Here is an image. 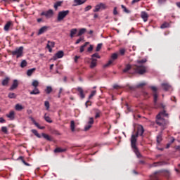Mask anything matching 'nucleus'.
Returning <instances> with one entry per match:
<instances>
[{
  "label": "nucleus",
  "instance_id": "nucleus-1",
  "mask_svg": "<svg viewBox=\"0 0 180 180\" xmlns=\"http://www.w3.org/2000/svg\"><path fill=\"white\" fill-rule=\"evenodd\" d=\"M143 134H144V127L142 125H139L136 132L131 136V147L138 158H141L143 155H141L139 148H137V139L139 136L143 137Z\"/></svg>",
  "mask_w": 180,
  "mask_h": 180
},
{
  "label": "nucleus",
  "instance_id": "nucleus-2",
  "mask_svg": "<svg viewBox=\"0 0 180 180\" xmlns=\"http://www.w3.org/2000/svg\"><path fill=\"white\" fill-rule=\"evenodd\" d=\"M160 107H162L164 110L160 111L156 115L155 123L156 124H158V126L162 127V130H165V129L169 124V121H168V120H165L164 117H167L168 119V117H169V114H168V112H167V110H165V105L161 103Z\"/></svg>",
  "mask_w": 180,
  "mask_h": 180
},
{
  "label": "nucleus",
  "instance_id": "nucleus-3",
  "mask_svg": "<svg viewBox=\"0 0 180 180\" xmlns=\"http://www.w3.org/2000/svg\"><path fill=\"white\" fill-rule=\"evenodd\" d=\"M130 70H133L135 74H139V75H143L147 72V66L143 65H132L127 64L125 66V68L123 70V72H128Z\"/></svg>",
  "mask_w": 180,
  "mask_h": 180
},
{
  "label": "nucleus",
  "instance_id": "nucleus-4",
  "mask_svg": "<svg viewBox=\"0 0 180 180\" xmlns=\"http://www.w3.org/2000/svg\"><path fill=\"white\" fill-rule=\"evenodd\" d=\"M11 53L12 56H16V58H20V57H23V46L16 48L14 51H11Z\"/></svg>",
  "mask_w": 180,
  "mask_h": 180
},
{
  "label": "nucleus",
  "instance_id": "nucleus-5",
  "mask_svg": "<svg viewBox=\"0 0 180 180\" xmlns=\"http://www.w3.org/2000/svg\"><path fill=\"white\" fill-rule=\"evenodd\" d=\"M68 15H70L69 10L60 11L58 13V17H57L58 22H61V20H64V19H65V17Z\"/></svg>",
  "mask_w": 180,
  "mask_h": 180
},
{
  "label": "nucleus",
  "instance_id": "nucleus-6",
  "mask_svg": "<svg viewBox=\"0 0 180 180\" xmlns=\"http://www.w3.org/2000/svg\"><path fill=\"white\" fill-rule=\"evenodd\" d=\"M150 88L152 89V91H153V92H155L153 93V102L155 108H158V105H157V101L158 99V94H157V87L150 86Z\"/></svg>",
  "mask_w": 180,
  "mask_h": 180
},
{
  "label": "nucleus",
  "instance_id": "nucleus-7",
  "mask_svg": "<svg viewBox=\"0 0 180 180\" xmlns=\"http://www.w3.org/2000/svg\"><path fill=\"white\" fill-rule=\"evenodd\" d=\"M54 15L53 10L49 9L48 11H43L41 13V16H45L46 18H52Z\"/></svg>",
  "mask_w": 180,
  "mask_h": 180
},
{
  "label": "nucleus",
  "instance_id": "nucleus-8",
  "mask_svg": "<svg viewBox=\"0 0 180 180\" xmlns=\"http://www.w3.org/2000/svg\"><path fill=\"white\" fill-rule=\"evenodd\" d=\"M106 8H108L106 4L100 3L95 6V9L93 10V12H99L101 9H106Z\"/></svg>",
  "mask_w": 180,
  "mask_h": 180
},
{
  "label": "nucleus",
  "instance_id": "nucleus-9",
  "mask_svg": "<svg viewBox=\"0 0 180 180\" xmlns=\"http://www.w3.org/2000/svg\"><path fill=\"white\" fill-rule=\"evenodd\" d=\"M64 57V51H59L53 56V60H57V58H63Z\"/></svg>",
  "mask_w": 180,
  "mask_h": 180
},
{
  "label": "nucleus",
  "instance_id": "nucleus-10",
  "mask_svg": "<svg viewBox=\"0 0 180 180\" xmlns=\"http://www.w3.org/2000/svg\"><path fill=\"white\" fill-rule=\"evenodd\" d=\"M76 91L79 92V96H80L81 99L85 98V94H84V89H82V87H77L76 89Z\"/></svg>",
  "mask_w": 180,
  "mask_h": 180
},
{
  "label": "nucleus",
  "instance_id": "nucleus-11",
  "mask_svg": "<svg viewBox=\"0 0 180 180\" xmlns=\"http://www.w3.org/2000/svg\"><path fill=\"white\" fill-rule=\"evenodd\" d=\"M18 86H19V82H18V80L14 79L13 84L11 85V86L9 89V91H13L14 89H16V88H18Z\"/></svg>",
  "mask_w": 180,
  "mask_h": 180
},
{
  "label": "nucleus",
  "instance_id": "nucleus-12",
  "mask_svg": "<svg viewBox=\"0 0 180 180\" xmlns=\"http://www.w3.org/2000/svg\"><path fill=\"white\" fill-rule=\"evenodd\" d=\"M49 27L44 26L41 27L37 33L38 36H40V34H43V33H46L47 30H49Z\"/></svg>",
  "mask_w": 180,
  "mask_h": 180
},
{
  "label": "nucleus",
  "instance_id": "nucleus-13",
  "mask_svg": "<svg viewBox=\"0 0 180 180\" xmlns=\"http://www.w3.org/2000/svg\"><path fill=\"white\" fill-rule=\"evenodd\" d=\"M30 119H31L32 123H34V124L36 126V127H37L38 129H39L40 130H43L45 129L44 127H41L40 124L39 123H37L36 122V120H34V118H33L32 117H30Z\"/></svg>",
  "mask_w": 180,
  "mask_h": 180
},
{
  "label": "nucleus",
  "instance_id": "nucleus-14",
  "mask_svg": "<svg viewBox=\"0 0 180 180\" xmlns=\"http://www.w3.org/2000/svg\"><path fill=\"white\" fill-rule=\"evenodd\" d=\"M161 127V131L158 134V135L157 136V143L158 144H160V143H161V141H162V131H164V130H162V127Z\"/></svg>",
  "mask_w": 180,
  "mask_h": 180
},
{
  "label": "nucleus",
  "instance_id": "nucleus-15",
  "mask_svg": "<svg viewBox=\"0 0 180 180\" xmlns=\"http://www.w3.org/2000/svg\"><path fill=\"white\" fill-rule=\"evenodd\" d=\"M141 18L143 19V22H147V20H148V14L145 11H142Z\"/></svg>",
  "mask_w": 180,
  "mask_h": 180
},
{
  "label": "nucleus",
  "instance_id": "nucleus-16",
  "mask_svg": "<svg viewBox=\"0 0 180 180\" xmlns=\"http://www.w3.org/2000/svg\"><path fill=\"white\" fill-rule=\"evenodd\" d=\"M6 117L10 119V120H15V111L11 110L8 114L6 115Z\"/></svg>",
  "mask_w": 180,
  "mask_h": 180
},
{
  "label": "nucleus",
  "instance_id": "nucleus-17",
  "mask_svg": "<svg viewBox=\"0 0 180 180\" xmlns=\"http://www.w3.org/2000/svg\"><path fill=\"white\" fill-rule=\"evenodd\" d=\"M91 62L90 63V68H95V67H96V65H98V60L95 59V58H91Z\"/></svg>",
  "mask_w": 180,
  "mask_h": 180
},
{
  "label": "nucleus",
  "instance_id": "nucleus-18",
  "mask_svg": "<svg viewBox=\"0 0 180 180\" xmlns=\"http://www.w3.org/2000/svg\"><path fill=\"white\" fill-rule=\"evenodd\" d=\"M11 26H13L12 21H8L4 25L5 32H9V29H11Z\"/></svg>",
  "mask_w": 180,
  "mask_h": 180
},
{
  "label": "nucleus",
  "instance_id": "nucleus-19",
  "mask_svg": "<svg viewBox=\"0 0 180 180\" xmlns=\"http://www.w3.org/2000/svg\"><path fill=\"white\" fill-rule=\"evenodd\" d=\"M162 88L164 89V91H169L172 87L171 85H169L168 83H162Z\"/></svg>",
  "mask_w": 180,
  "mask_h": 180
},
{
  "label": "nucleus",
  "instance_id": "nucleus-20",
  "mask_svg": "<svg viewBox=\"0 0 180 180\" xmlns=\"http://www.w3.org/2000/svg\"><path fill=\"white\" fill-rule=\"evenodd\" d=\"M30 94V95H40V90L37 87H34V89Z\"/></svg>",
  "mask_w": 180,
  "mask_h": 180
},
{
  "label": "nucleus",
  "instance_id": "nucleus-21",
  "mask_svg": "<svg viewBox=\"0 0 180 180\" xmlns=\"http://www.w3.org/2000/svg\"><path fill=\"white\" fill-rule=\"evenodd\" d=\"M9 81H11V79L9 77H6L4 79L2 80L1 84L3 85V86H8Z\"/></svg>",
  "mask_w": 180,
  "mask_h": 180
},
{
  "label": "nucleus",
  "instance_id": "nucleus-22",
  "mask_svg": "<svg viewBox=\"0 0 180 180\" xmlns=\"http://www.w3.org/2000/svg\"><path fill=\"white\" fill-rule=\"evenodd\" d=\"M77 32H78V30H77V28H73L70 30V37L71 39H72L74 37V36H75V34H77Z\"/></svg>",
  "mask_w": 180,
  "mask_h": 180
},
{
  "label": "nucleus",
  "instance_id": "nucleus-23",
  "mask_svg": "<svg viewBox=\"0 0 180 180\" xmlns=\"http://www.w3.org/2000/svg\"><path fill=\"white\" fill-rule=\"evenodd\" d=\"M74 2L75 4H76L75 6H77V5H82L85 4V2H86V0H74Z\"/></svg>",
  "mask_w": 180,
  "mask_h": 180
},
{
  "label": "nucleus",
  "instance_id": "nucleus-24",
  "mask_svg": "<svg viewBox=\"0 0 180 180\" xmlns=\"http://www.w3.org/2000/svg\"><path fill=\"white\" fill-rule=\"evenodd\" d=\"M63 1H57L56 3L54 4L53 8H55L56 11L58 9V6H61L63 5Z\"/></svg>",
  "mask_w": 180,
  "mask_h": 180
},
{
  "label": "nucleus",
  "instance_id": "nucleus-25",
  "mask_svg": "<svg viewBox=\"0 0 180 180\" xmlns=\"http://www.w3.org/2000/svg\"><path fill=\"white\" fill-rule=\"evenodd\" d=\"M45 92L47 94V95H50V94L53 92V88L51 86H47L45 89Z\"/></svg>",
  "mask_w": 180,
  "mask_h": 180
},
{
  "label": "nucleus",
  "instance_id": "nucleus-26",
  "mask_svg": "<svg viewBox=\"0 0 180 180\" xmlns=\"http://www.w3.org/2000/svg\"><path fill=\"white\" fill-rule=\"evenodd\" d=\"M42 136L44 139H46V140H48V141H53V138H51L49 134L42 133Z\"/></svg>",
  "mask_w": 180,
  "mask_h": 180
},
{
  "label": "nucleus",
  "instance_id": "nucleus-27",
  "mask_svg": "<svg viewBox=\"0 0 180 180\" xmlns=\"http://www.w3.org/2000/svg\"><path fill=\"white\" fill-rule=\"evenodd\" d=\"M15 110L20 112V110H23V109H25V108L23 106H22V105H20V104H16L15 106Z\"/></svg>",
  "mask_w": 180,
  "mask_h": 180
},
{
  "label": "nucleus",
  "instance_id": "nucleus-28",
  "mask_svg": "<svg viewBox=\"0 0 180 180\" xmlns=\"http://www.w3.org/2000/svg\"><path fill=\"white\" fill-rule=\"evenodd\" d=\"M34 71H36V68H34L32 69H30L27 71V75L28 77H32V75L33 74V72H34Z\"/></svg>",
  "mask_w": 180,
  "mask_h": 180
},
{
  "label": "nucleus",
  "instance_id": "nucleus-29",
  "mask_svg": "<svg viewBox=\"0 0 180 180\" xmlns=\"http://www.w3.org/2000/svg\"><path fill=\"white\" fill-rule=\"evenodd\" d=\"M65 151H67V149L64 148H56L54 150V153H65Z\"/></svg>",
  "mask_w": 180,
  "mask_h": 180
},
{
  "label": "nucleus",
  "instance_id": "nucleus-30",
  "mask_svg": "<svg viewBox=\"0 0 180 180\" xmlns=\"http://www.w3.org/2000/svg\"><path fill=\"white\" fill-rule=\"evenodd\" d=\"M31 131H32V133H33V134H34V136H36V137H38V139H41V135H40V134H39L37 130L32 129Z\"/></svg>",
  "mask_w": 180,
  "mask_h": 180
},
{
  "label": "nucleus",
  "instance_id": "nucleus-31",
  "mask_svg": "<svg viewBox=\"0 0 180 180\" xmlns=\"http://www.w3.org/2000/svg\"><path fill=\"white\" fill-rule=\"evenodd\" d=\"M158 174V172H155L153 175L150 176V179L158 180V176H157Z\"/></svg>",
  "mask_w": 180,
  "mask_h": 180
},
{
  "label": "nucleus",
  "instance_id": "nucleus-32",
  "mask_svg": "<svg viewBox=\"0 0 180 180\" xmlns=\"http://www.w3.org/2000/svg\"><path fill=\"white\" fill-rule=\"evenodd\" d=\"M113 64V60H110L106 64L103 65V68H108V67H110Z\"/></svg>",
  "mask_w": 180,
  "mask_h": 180
},
{
  "label": "nucleus",
  "instance_id": "nucleus-33",
  "mask_svg": "<svg viewBox=\"0 0 180 180\" xmlns=\"http://www.w3.org/2000/svg\"><path fill=\"white\" fill-rule=\"evenodd\" d=\"M86 32V29L85 28H82L79 30V32L77 34V36H82V34H85Z\"/></svg>",
  "mask_w": 180,
  "mask_h": 180
},
{
  "label": "nucleus",
  "instance_id": "nucleus-34",
  "mask_svg": "<svg viewBox=\"0 0 180 180\" xmlns=\"http://www.w3.org/2000/svg\"><path fill=\"white\" fill-rule=\"evenodd\" d=\"M44 120L48 123H53V120H51V118H50V117L47 116V114L44 115Z\"/></svg>",
  "mask_w": 180,
  "mask_h": 180
},
{
  "label": "nucleus",
  "instance_id": "nucleus-35",
  "mask_svg": "<svg viewBox=\"0 0 180 180\" xmlns=\"http://www.w3.org/2000/svg\"><path fill=\"white\" fill-rule=\"evenodd\" d=\"M70 129L72 131H75V122L74 121L70 122Z\"/></svg>",
  "mask_w": 180,
  "mask_h": 180
},
{
  "label": "nucleus",
  "instance_id": "nucleus-36",
  "mask_svg": "<svg viewBox=\"0 0 180 180\" xmlns=\"http://www.w3.org/2000/svg\"><path fill=\"white\" fill-rule=\"evenodd\" d=\"M18 160H21L23 164H25L27 167H30V164L26 162V161H25V160L23 159V157H22V156H20V157L18 158Z\"/></svg>",
  "mask_w": 180,
  "mask_h": 180
},
{
  "label": "nucleus",
  "instance_id": "nucleus-37",
  "mask_svg": "<svg viewBox=\"0 0 180 180\" xmlns=\"http://www.w3.org/2000/svg\"><path fill=\"white\" fill-rule=\"evenodd\" d=\"M87 44H89V42H85V44L82 46H80V53H84V49H85V46L87 45Z\"/></svg>",
  "mask_w": 180,
  "mask_h": 180
},
{
  "label": "nucleus",
  "instance_id": "nucleus-38",
  "mask_svg": "<svg viewBox=\"0 0 180 180\" xmlns=\"http://www.w3.org/2000/svg\"><path fill=\"white\" fill-rule=\"evenodd\" d=\"M27 62L26 61V60H23L20 63L21 68H25V67H27Z\"/></svg>",
  "mask_w": 180,
  "mask_h": 180
},
{
  "label": "nucleus",
  "instance_id": "nucleus-39",
  "mask_svg": "<svg viewBox=\"0 0 180 180\" xmlns=\"http://www.w3.org/2000/svg\"><path fill=\"white\" fill-rule=\"evenodd\" d=\"M167 27H169V23L168 22H164L163 24H162V25L160 26L161 29H167Z\"/></svg>",
  "mask_w": 180,
  "mask_h": 180
},
{
  "label": "nucleus",
  "instance_id": "nucleus-40",
  "mask_svg": "<svg viewBox=\"0 0 180 180\" xmlns=\"http://www.w3.org/2000/svg\"><path fill=\"white\" fill-rule=\"evenodd\" d=\"M32 86H34V88H37V86H39V81L34 80L32 83Z\"/></svg>",
  "mask_w": 180,
  "mask_h": 180
},
{
  "label": "nucleus",
  "instance_id": "nucleus-41",
  "mask_svg": "<svg viewBox=\"0 0 180 180\" xmlns=\"http://www.w3.org/2000/svg\"><path fill=\"white\" fill-rule=\"evenodd\" d=\"M55 44H56L54 42L49 41L46 47L47 48L54 47Z\"/></svg>",
  "mask_w": 180,
  "mask_h": 180
},
{
  "label": "nucleus",
  "instance_id": "nucleus-42",
  "mask_svg": "<svg viewBox=\"0 0 180 180\" xmlns=\"http://www.w3.org/2000/svg\"><path fill=\"white\" fill-rule=\"evenodd\" d=\"M8 98H10V99H15L16 98V94L15 93H9Z\"/></svg>",
  "mask_w": 180,
  "mask_h": 180
},
{
  "label": "nucleus",
  "instance_id": "nucleus-43",
  "mask_svg": "<svg viewBox=\"0 0 180 180\" xmlns=\"http://www.w3.org/2000/svg\"><path fill=\"white\" fill-rule=\"evenodd\" d=\"M137 64H144L146 63H147V59L144 58L142 60H136Z\"/></svg>",
  "mask_w": 180,
  "mask_h": 180
},
{
  "label": "nucleus",
  "instance_id": "nucleus-44",
  "mask_svg": "<svg viewBox=\"0 0 180 180\" xmlns=\"http://www.w3.org/2000/svg\"><path fill=\"white\" fill-rule=\"evenodd\" d=\"M146 85H147V84L146 82H141V83H139V84H137L136 86V88H143V86H146Z\"/></svg>",
  "mask_w": 180,
  "mask_h": 180
},
{
  "label": "nucleus",
  "instance_id": "nucleus-45",
  "mask_svg": "<svg viewBox=\"0 0 180 180\" xmlns=\"http://www.w3.org/2000/svg\"><path fill=\"white\" fill-rule=\"evenodd\" d=\"M122 8L123 9V12H125V13H130V11L124 6V5H121Z\"/></svg>",
  "mask_w": 180,
  "mask_h": 180
},
{
  "label": "nucleus",
  "instance_id": "nucleus-46",
  "mask_svg": "<svg viewBox=\"0 0 180 180\" xmlns=\"http://www.w3.org/2000/svg\"><path fill=\"white\" fill-rule=\"evenodd\" d=\"M1 131L4 133V134H8V128L6 127H1Z\"/></svg>",
  "mask_w": 180,
  "mask_h": 180
},
{
  "label": "nucleus",
  "instance_id": "nucleus-47",
  "mask_svg": "<svg viewBox=\"0 0 180 180\" xmlns=\"http://www.w3.org/2000/svg\"><path fill=\"white\" fill-rule=\"evenodd\" d=\"M44 106L46 108V110H49L50 109V103L49 101L44 102Z\"/></svg>",
  "mask_w": 180,
  "mask_h": 180
},
{
  "label": "nucleus",
  "instance_id": "nucleus-48",
  "mask_svg": "<svg viewBox=\"0 0 180 180\" xmlns=\"http://www.w3.org/2000/svg\"><path fill=\"white\" fill-rule=\"evenodd\" d=\"M91 58H101V56H99V53H96L91 55Z\"/></svg>",
  "mask_w": 180,
  "mask_h": 180
},
{
  "label": "nucleus",
  "instance_id": "nucleus-49",
  "mask_svg": "<svg viewBox=\"0 0 180 180\" xmlns=\"http://www.w3.org/2000/svg\"><path fill=\"white\" fill-rule=\"evenodd\" d=\"M96 95V90H94L91 91V94L89 96V99H91L93 96H95Z\"/></svg>",
  "mask_w": 180,
  "mask_h": 180
},
{
  "label": "nucleus",
  "instance_id": "nucleus-50",
  "mask_svg": "<svg viewBox=\"0 0 180 180\" xmlns=\"http://www.w3.org/2000/svg\"><path fill=\"white\" fill-rule=\"evenodd\" d=\"M110 60H112V61H114V60H117V53H113L111 56V59Z\"/></svg>",
  "mask_w": 180,
  "mask_h": 180
},
{
  "label": "nucleus",
  "instance_id": "nucleus-51",
  "mask_svg": "<svg viewBox=\"0 0 180 180\" xmlns=\"http://www.w3.org/2000/svg\"><path fill=\"white\" fill-rule=\"evenodd\" d=\"M101 49H102V44H98L96 48V51H101Z\"/></svg>",
  "mask_w": 180,
  "mask_h": 180
},
{
  "label": "nucleus",
  "instance_id": "nucleus-52",
  "mask_svg": "<svg viewBox=\"0 0 180 180\" xmlns=\"http://www.w3.org/2000/svg\"><path fill=\"white\" fill-rule=\"evenodd\" d=\"M113 15L116 16V15H119V13L117 12V7H114L113 9Z\"/></svg>",
  "mask_w": 180,
  "mask_h": 180
},
{
  "label": "nucleus",
  "instance_id": "nucleus-53",
  "mask_svg": "<svg viewBox=\"0 0 180 180\" xmlns=\"http://www.w3.org/2000/svg\"><path fill=\"white\" fill-rule=\"evenodd\" d=\"M91 127H92V125H91L89 124L88 125H86L84 127L85 131H88V130H89V129H91Z\"/></svg>",
  "mask_w": 180,
  "mask_h": 180
},
{
  "label": "nucleus",
  "instance_id": "nucleus-54",
  "mask_svg": "<svg viewBox=\"0 0 180 180\" xmlns=\"http://www.w3.org/2000/svg\"><path fill=\"white\" fill-rule=\"evenodd\" d=\"M124 53H126V49H122L120 50V53L121 54V56H124Z\"/></svg>",
  "mask_w": 180,
  "mask_h": 180
},
{
  "label": "nucleus",
  "instance_id": "nucleus-55",
  "mask_svg": "<svg viewBox=\"0 0 180 180\" xmlns=\"http://www.w3.org/2000/svg\"><path fill=\"white\" fill-rule=\"evenodd\" d=\"M91 9H92V6H87L84 8V11H85V12H88V11H91Z\"/></svg>",
  "mask_w": 180,
  "mask_h": 180
},
{
  "label": "nucleus",
  "instance_id": "nucleus-56",
  "mask_svg": "<svg viewBox=\"0 0 180 180\" xmlns=\"http://www.w3.org/2000/svg\"><path fill=\"white\" fill-rule=\"evenodd\" d=\"M88 123H89V124L92 126V124H94V118L90 117Z\"/></svg>",
  "mask_w": 180,
  "mask_h": 180
},
{
  "label": "nucleus",
  "instance_id": "nucleus-57",
  "mask_svg": "<svg viewBox=\"0 0 180 180\" xmlns=\"http://www.w3.org/2000/svg\"><path fill=\"white\" fill-rule=\"evenodd\" d=\"M84 40V39L82 37H80L79 39H77L75 42V44H79V43H81V41H82Z\"/></svg>",
  "mask_w": 180,
  "mask_h": 180
},
{
  "label": "nucleus",
  "instance_id": "nucleus-58",
  "mask_svg": "<svg viewBox=\"0 0 180 180\" xmlns=\"http://www.w3.org/2000/svg\"><path fill=\"white\" fill-rule=\"evenodd\" d=\"M79 58H81V56H76L75 57V63H78V60H79Z\"/></svg>",
  "mask_w": 180,
  "mask_h": 180
},
{
  "label": "nucleus",
  "instance_id": "nucleus-59",
  "mask_svg": "<svg viewBox=\"0 0 180 180\" xmlns=\"http://www.w3.org/2000/svg\"><path fill=\"white\" fill-rule=\"evenodd\" d=\"M94 50V46L92 45H90V46L88 48L87 51L91 52Z\"/></svg>",
  "mask_w": 180,
  "mask_h": 180
},
{
  "label": "nucleus",
  "instance_id": "nucleus-60",
  "mask_svg": "<svg viewBox=\"0 0 180 180\" xmlns=\"http://www.w3.org/2000/svg\"><path fill=\"white\" fill-rule=\"evenodd\" d=\"M165 1H167V0H158V2L160 5H162V4H164V2H165Z\"/></svg>",
  "mask_w": 180,
  "mask_h": 180
},
{
  "label": "nucleus",
  "instance_id": "nucleus-61",
  "mask_svg": "<svg viewBox=\"0 0 180 180\" xmlns=\"http://www.w3.org/2000/svg\"><path fill=\"white\" fill-rule=\"evenodd\" d=\"M6 120L4 117H0V123H6Z\"/></svg>",
  "mask_w": 180,
  "mask_h": 180
},
{
  "label": "nucleus",
  "instance_id": "nucleus-62",
  "mask_svg": "<svg viewBox=\"0 0 180 180\" xmlns=\"http://www.w3.org/2000/svg\"><path fill=\"white\" fill-rule=\"evenodd\" d=\"M158 164H160V162H154L153 164H152L150 165L151 167H157V165H158Z\"/></svg>",
  "mask_w": 180,
  "mask_h": 180
},
{
  "label": "nucleus",
  "instance_id": "nucleus-63",
  "mask_svg": "<svg viewBox=\"0 0 180 180\" xmlns=\"http://www.w3.org/2000/svg\"><path fill=\"white\" fill-rule=\"evenodd\" d=\"M90 102H91V101H88L86 102V103H85L86 108H88V106H91V103L89 104Z\"/></svg>",
  "mask_w": 180,
  "mask_h": 180
},
{
  "label": "nucleus",
  "instance_id": "nucleus-64",
  "mask_svg": "<svg viewBox=\"0 0 180 180\" xmlns=\"http://www.w3.org/2000/svg\"><path fill=\"white\" fill-rule=\"evenodd\" d=\"M101 117V114H99V112H96L95 118L98 119V117Z\"/></svg>",
  "mask_w": 180,
  "mask_h": 180
}]
</instances>
